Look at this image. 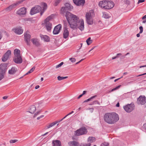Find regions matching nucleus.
<instances>
[{
	"instance_id": "obj_1",
	"label": "nucleus",
	"mask_w": 146,
	"mask_h": 146,
	"mask_svg": "<svg viewBox=\"0 0 146 146\" xmlns=\"http://www.w3.org/2000/svg\"><path fill=\"white\" fill-rule=\"evenodd\" d=\"M65 14V16L71 28L74 30L78 28L81 31L84 30V24L83 20H80L76 16L72 14L68 11L66 12Z\"/></svg>"
},
{
	"instance_id": "obj_2",
	"label": "nucleus",
	"mask_w": 146,
	"mask_h": 146,
	"mask_svg": "<svg viewBox=\"0 0 146 146\" xmlns=\"http://www.w3.org/2000/svg\"><path fill=\"white\" fill-rule=\"evenodd\" d=\"M119 119L118 115L115 112L107 113L104 116V121L109 124H114Z\"/></svg>"
},
{
	"instance_id": "obj_3",
	"label": "nucleus",
	"mask_w": 146,
	"mask_h": 146,
	"mask_svg": "<svg viewBox=\"0 0 146 146\" xmlns=\"http://www.w3.org/2000/svg\"><path fill=\"white\" fill-rule=\"evenodd\" d=\"M42 5L43 7L42 10V7L39 5H36L32 7L30 10V14L33 15L40 12V15H42L47 8V5L46 3H42Z\"/></svg>"
},
{
	"instance_id": "obj_4",
	"label": "nucleus",
	"mask_w": 146,
	"mask_h": 146,
	"mask_svg": "<svg viewBox=\"0 0 146 146\" xmlns=\"http://www.w3.org/2000/svg\"><path fill=\"white\" fill-rule=\"evenodd\" d=\"M7 63L1 64L0 65V80L4 77L5 72L7 70Z\"/></svg>"
},
{
	"instance_id": "obj_5",
	"label": "nucleus",
	"mask_w": 146,
	"mask_h": 146,
	"mask_svg": "<svg viewBox=\"0 0 146 146\" xmlns=\"http://www.w3.org/2000/svg\"><path fill=\"white\" fill-rule=\"evenodd\" d=\"M94 14V11L92 10H90L86 13V20L87 23L90 25L93 24V20L92 19V15Z\"/></svg>"
},
{
	"instance_id": "obj_6",
	"label": "nucleus",
	"mask_w": 146,
	"mask_h": 146,
	"mask_svg": "<svg viewBox=\"0 0 146 146\" xmlns=\"http://www.w3.org/2000/svg\"><path fill=\"white\" fill-rule=\"evenodd\" d=\"M73 8V7L68 3H65L64 6L62 7L60 9L61 14L64 15L65 12L68 11H70Z\"/></svg>"
},
{
	"instance_id": "obj_7",
	"label": "nucleus",
	"mask_w": 146,
	"mask_h": 146,
	"mask_svg": "<svg viewBox=\"0 0 146 146\" xmlns=\"http://www.w3.org/2000/svg\"><path fill=\"white\" fill-rule=\"evenodd\" d=\"M87 132V130L86 128L85 127L83 126L75 131V135L77 136H79L86 134Z\"/></svg>"
},
{
	"instance_id": "obj_8",
	"label": "nucleus",
	"mask_w": 146,
	"mask_h": 146,
	"mask_svg": "<svg viewBox=\"0 0 146 146\" xmlns=\"http://www.w3.org/2000/svg\"><path fill=\"white\" fill-rule=\"evenodd\" d=\"M134 104L131 103L130 104H127L123 106V108L125 111L128 113H130L134 109Z\"/></svg>"
},
{
	"instance_id": "obj_9",
	"label": "nucleus",
	"mask_w": 146,
	"mask_h": 146,
	"mask_svg": "<svg viewBox=\"0 0 146 146\" xmlns=\"http://www.w3.org/2000/svg\"><path fill=\"white\" fill-rule=\"evenodd\" d=\"M27 12L26 9L23 7L18 10L16 12V14L20 16L25 15Z\"/></svg>"
},
{
	"instance_id": "obj_10",
	"label": "nucleus",
	"mask_w": 146,
	"mask_h": 146,
	"mask_svg": "<svg viewBox=\"0 0 146 146\" xmlns=\"http://www.w3.org/2000/svg\"><path fill=\"white\" fill-rule=\"evenodd\" d=\"M137 102L138 104L143 105L146 102V98L140 96L137 98Z\"/></svg>"
},
{
	"instance_id": "obj_11",
	"label": "nucleus",
	"mask_w": 146,
	"mask_h": 146,
	"mask_svg": "<svg viewBox=\"0 0 146 146\" xmlns=\"http://www.w3.org/2000/svg\"><path fill=\"white\" fill-rule=\"evenodd\" d=\"M61 28L62 26L60 24H59L55 26L53 31V34L54 35H57L58 34L61 29Z\"/></svg>"
},
{
	"instance_id": "obj_12",
	"label": "nucleus",
	"mask_w": 146,
	"mask_h": 146,
	"mask_svg": "<svg viewBox=\"0 0 146 146\" xmlns=\"http://www.w3.org/2000/svg\"><path fill=\"white\" fill-rule=\"evenodd\" d=\"M74 3L77 6H83L85 1V0H73Z\"/></svg>"
},
{
	"instance_id": "obj_13",
	"label": "nucleus",
	"mask_w": 146,
	"mask_h": 146,
	"mask_svg": "<svg viewBox=\"0 0 146 146\" xmlns=\"http://www.w3.org/2000/svg\"><path fill=\"white\" fill-rule=\"evenodd\" d=\"M11 54V51L10 50H8L2 58V60L3 62L6 61L9 58V55Z\"/></svg>"
},
{
	"instance_id": "obj_14",
	"label": "nucleus",
	"mask_w": 146,
	"mask_h": 146,
	"mask_svg": "<svg viewBox=\"0 0 146 146\" xmlns=\"http://www.w3.org/2000/svg\"><path fill=\"white\" fill-rule=\"evenodd\" d=\"M13 60L17 64H21L23 61L22 59L21 56H14Z\"/></svg>"
},
{
	"instance_id": "obj_15",
	"label": "nucleus",
	"mask_w": 146,
	"mask_h": 146,
	"mask_svg": "<svg viewBox=\"0 0 146 146\" xmlns=\"http://www.w3.org/2000/svg\"><path fill=\"white\" fill-rule=\"evenodd\" d=\"M25 40L27 43L28 45L30 44V39L31 37V36L30 35L26 33L24 34Z\"/></svg>"
},
{
	"instance_id": "obj_16",
	"label": "nucleus",
	"mask_w": 146,
	"mask_h": 146,
	"mask_svg": "<svg viewBox=\"0 0 146 146\" xmlns=\"http://www.w3.org/2000/svg\"><path fill=\"white\" fill-rule=\"evenodd\" d=\"M12 30L15 33L18 35H20L23 33V30L21 27H19L13 29Z\"/></svg>"
},
{
	"instance_id": "obj_17",
	"label": "nucleus",
	"mask_w": 146,
	"mask_h": 146,
	"mask_svg": "<svg viewBox=\"0 0 146 146\" xmlns=\"http://www.w3.org/2000/svg\"><path fill=\"white\" fill-rule=\"evenodd\" d=\"M69 146H78L79 143L76 141H70L68 142Z\"/></svg>"
},
{
	"instance_id": "obj_18",
	"label": "nucleus",
	"mask_w": 146,
	"mask_h": 146,
	"mask_svg": "<svg viewBox=\"0 0 146 146\" xmlns=\"http://www.w3.org/2000/svg\"><path fill=\"white\" fill-rule=\"evenodd\" d=\"M40 37L42 40H43L45 42H48L50 41V38L47 35H40Z\"/></svg>"
},
{
	"instance_id": "obj_19",
	"label": "nucleus",
	"mask_w": 146,
	"mask_h": 146,
	"mask_svg": "<svg viewBox=\"0 0 146 146\" xmlns=\"http://www.w3.org/2000/svg\"><path fill=\"white\" fill-rule=\"evenodd\" d=\"M69 35V32L68 31L67 29L66 28H64V32H63V38H66L68 37Z\"/></svg>"
},
{
	"instance_id": "obj_20",
	"label": "nucleus",
	"mask_w": 146,
	"mask_h": 146,
	"mask_svg": "<svg viewBox=\"0 0 146 146\" xmlns=\"http://www.w3.org/2000/svg\"><path fill=\"white\" fill-rule=\"evenodd\" d=\"M106 0L101 1L99 3V6L102 8L105 9Z\"/></svg>"
},
{
	"instance_id": "obj_21",
	"label": "nucleus",
	"mask_w": 146,
	"mask_h": 146,
	"mask_svg": "<svg viewBox=\"0 0 146 146\" xmlns=\"http://www.w3.org/2000/svg\"><path fill=\"white\" fill-rule=\"evenodd\" d=\"M36 110V107L34 105L31 106L29 108V112L31 113H33Z\"/></svg>"
},
{
	"instance_id": "obj_22",
	"label": "nucleus",
	"mask_w": 146,
	"mask_h": 146,
	"mask_svg": "<svg viewBox=\"0 0 146 146\" xmlns=\"http://www.w3.org/2000/svg\"><path fill=\"white\" fill-rule=\"evenodd\" d=\"M108 4H107V9H109L112 8L114 6V3L111 1H108Z\"/></svg>"
},
{
	"instance_id": "obj_23",
	"label": "nucleus",
	"mask_w": 146,
	"mask_h": 146,
	"mask_svg": "<svg viewBox=\"0 0 146 146\" xmlns=\"http://www.w3.org/2000/svg\"><path fill=\"white\" fill-rule=\"evenodd\" d=\"M52 143L53 144V146H61V142L59 140L53 141Z\"/></svg>"
},
{
	"instance_id": "obj_24",
	"label": "nucleus",
	"mask_w": 146,
	"mask_h": 146,
	"mask_svg": "<svg viewBox=\"0 0 146 146\" xmlns=\"http://www.w3.org/2000/svg\"><path fill=\"white\" fill-rule=\"evenodd\" d=\"M45 24V26L47 31L49 32L50 31L52 27V24L50 23H47Z\"/></svg>"
},
{
	"instance_id": "obj_25",
	"label": "nucleus",
	"mask_w": 146,
	"mask_h": 146,
	"mask_svg": "<svg viewBox=\"0 0 146 146\" xmlns=\"http://www.w3.org/2000/svg\"><path fill=\"white\" fill-rule=\"evenodd\" d=\"M17 71V69L15 67H12L11 69L9 70L8 73L10 74H14Z\"/></svg>"
},
{
	"instance_id": "obj_26",
	"label": "nucleus",
	"mask_w": 146,
	"mask_h": 146,
	"mask_svg": "<svg viewBox=\"0 0 146 146\" xmlns=\"http://www.w3.org/2000/svg\"><path fill=\"white\" fill-rule=\"evenodd\" d=\"M31 40L34 45L37 46L40 45V44L37 39L36 38H32Z\"/></svg>"
},
{
	"instance_id": "obj_27",
	"label": "nucleus",
	"mask_w": 146,
	"mask_h": 146,
	"mask_svg": "<svg viewBox=\"0 0 146 146\" xmlns=\"http://www.w3.org/2000/svg\"><path fill=\"white\" fill-rule=\"evenodd\" d=\"M20 51L18 49H15L14 51V56H21Z\"/></svg>"
},
{
	"instance_id": "obj_28",
	"label": "nucleus",
	"mask_w": 146,
	"mask_h": 146,
	"mask_svg": "<svg viewBox=\"0 0 146 146\" xmlns=\"http://www.w3.org/2000/svg\"><path fill=\"white\" fill-rule=\"evenodd\" d=\"M103 14L102 17L105 19H108L110 17V16H109L106 12H104Z\"/></svg>"
},
{
	"instance_id": "obj_29",
	"label": "nucleus",
	"mask_w": 146,
	"mask_h": 146,
	"mask_svg": "<svg viewBox=\"0 0 146 146\" xmlns=\"http://www.w3.org/2000/svg\"><path fill=\"white\" fill-rule=\"evenodd\" d=\"M95 138L93 137H90L88 139V141L92 143L95 141Z\"/></svg>"
},
{
	"instance_id": "obj_30",
	"label": "nucleus",
	"mask_w": 146,
	"mask_h": 146,
	"mask_svg": "<svg viewBox=\"0 0 146 146\" xmlns=\"http://www.w3.org/2000/svg\"><path fill=\"white\" fill-rule=\"evenodd\" d=\"M52 19V17L51 16H49L47 17L44 20V23L46 24L47 23H49V21Z\"/></svg>"
},
{
	"instance_id": "obj_31",
	"label": "nucleus",
	"mask_w": 146,
	"mask_h": 146,
	"mask_svg": "<svg viewBox=\"0 0 146 146\" xmlns=\"http://www.w3.org/2000/svg\"><path fill=\"white\" fill-rule=\"evenodd\" d=\"M15 6V3L14 4H13L9 6V7L7 8L6 9V11H10Z\"/></svg>"
},
{
	"instance_id": "obj_32",
	"label": "nucleus",
	"mask_w": 146,
	"mask_h": 146,
	"mask_svg": "<svg viewBox=\"0 0 146 146\" xmlns=\"http://www.w3.org/2000/svg\"><path fill=\"white\" fill-rule=\"evenodd\" d=\"M92 42V40H91L90 37H89L86 40L87 43L88 45H90Z\"/></svg>"
},
{
	"instance_id": "obj_33",
	"label": "nucleus",
	"mask_w": 146,
	"mask_h": 146,
	"mask_svg": "<svg viewBox=\"0 0 146 146\" xmlns=\"http://www.w3.org/2000/svg\"><path fill=\"white\" fill-rule=\"evenodd\" d=\"M68 77V76L62 77L59 76H58L57 78L59 80H62L67 78Z\"/></svg>"
},
{
	"instance_id": "obj_34",
	"label": "nucleus",
	"mask_w": 146,
	"mask_h": 146,
	"mask_svg": "<svg viewBox=\"0 0 146 146\" xmlns=\"http://www.w3.org/2000/svg\"><path fill=\"white\" fill-rule=\"evenodd\" d=\"M121 86V85H119V86H117L115 88H113V89H112L111 90L109 91L108 92V93H110L111 92H113L115 90H117V89H118L119 88H120Z\"/></svg>"
},
{
	"instance_id": "obj_35",
	"label": "nucleus",
	"mask_w": 146,
	"mask_h": 146,
	"mask_svg": "<svg viewBox=\"0 0 146 146\" xmlns=\"http://www.w3.org/2000/svg\"><path fill=\"white\" fill-rule=\"evenodd\" d=\"M61 0H56L54 2V6H57L58 5L60 2Z\"/></svg>"
},
{
	"instance_id": "obj_36",
	"label": "nucleus",
	"mask_w": 146,
	"mask_h": 146,
	"mask_svg": "<svg viewBox=\"0 0 146 146\" xmlns=\"http://www.w3.org/2000/svg\"><path fill=\"white\" fill-rule=\"evenodd\" d=\"M122 54L121 53H118L117 54L116 56L115 57H112V60H113L117 58H118L119 57V56H121Z\"/></svg>"
},
{
	"instance_id": "obj_37",
	"label": "nucleus",
	"mask_w": 146,
	"mask_h": 146,
	"mask_svg": "<svg viewBox=\"0 0 146 146\" xmlns=\"http://www.w3.org/2000/svg\"><path fill=\"white\" fill-rule=\"evenodd\" d=\"M25 0H21L18 1L17 3H15V5L16 6L19 4L22 3L23 1H24Z\"/></svg>"
},
{
	"instance_id": "obj_38",
	"label": "nucleus",
	"mask_w": 146,
	"mask_h": 146,
	"mask_svg": "<svg viewBox=\"0 0 146 146\" xmlns=\"http://www.w3.org/2000/svg\"><path fill=\"white\" fill-rule=\"evenodd\" d=\"M17 141H18V140H17V139H14V140L12 139V140H11L9 141V142H10V143H15Z\"/></svg>"
},
{
	"instance_id": "obj_39",
	"label": "nucleus",
	"mask_w": 146,
	"mask_h": 146,
	"mask_svg": "<svg viewBox=\"0 0 146 146\" xmlns=\"http://www.w3.org/2000/svg\"><path fill=\"white\" fill-rule=\"evenodd\" d=\"M101 146H109V144L106 142H105L102 143Z\"/></svg>"
},
{
	"instance_id": "obj_40",
	"label": "nucleus",
	"mask_w": 146,
	"mask_h": 146,
	"mask_svg": "<svg viewBox=\"0 0 146 146\" xmlns=\"http://www.w3.org/2000/svg\"><path fill=\"white\" fill-rule=\"evenodd\" d=\"M58 121H56L54 122H53L51 123L50 125H51V127H52L55 125V124H56L57 123H58Z\"/></svg>"
},
{
	"instance_id": "obj_41",
	"label": "nucleus",
	"mask_w": 146,
	"mask_h": 146,
	"mask_svg": "<svg viewBox=\"0 0 146 146\" xmlns=\"http://www.w3.org/2000/svg\"><path fill=\"white\" fill-rule=\"evenodd\" d=\"M41 112V111H37L35 113L34 115V117H36Z\"/></svg>"
},
{
	"instance_id": "obj_42",
	"label": "nucleus",
	"mask_w": 146,
	"mask_h": 146,
	"mask_svg": "<svg viewBox=\"0 0 146 146\" xmlns=\"http://www.w3.org/2000/svg\"><path fill=\"white\" fill-rule=\"evenodd\" d=\"M63 64V62H62L59 64H58V65H57L56 66V68H57L60 67Z\"/></svg>"
},
{
	"instance_id": "obj_43",
	"label": "nucleus",
	"mask_w": 146,
	"mask_h": 146,
	"mask_svg": "<svg viewBox=\"0 0 146 146\" xmlns=\"http://www.w3.org/2000/svg\"><path fill=\"white\" fill-rule=\"evenodd\" d=\"M69 60L71 61V62H74L76 61V59L75 58H69Z\"/></svg>"
},
{
	"instance_id": "obj_44",
	"label": "nucleus",
	"mask_w": 146,
	"mask_h": 146,
	"mask_svg": "<svg viewBox=\"0 0 146 146\" xmlns=\"http://www.w3.org/2000/svg\"><path fill=\"white\" fill-rule=\"evenodd\" d=\"M139 29L140 30L139 33H141L143 32V27L142 26H140L139 27Z\"/></svg>"
},
{
	"instance_id": "obj_45",
	"label": "nucleus",
	"mask_w": 146,
	"mask_h": 146,
	"mask_svg": "<svg viewBox=\"0 0 146 146\" xmlns=\"http://www.w3.org/2000/svg\"><path fill=\"white\" fill-rule=\"evenodd\" d=\"M97 97L96 95H95L94 96H93L92 97H91L90 98H89L90 100V101H92L93 99L94 98H96Z\"/></svg>"
},
{
	"instance_id": "obj_46",
	"label": "nucleus",
	"mask_w": 146,
	"mask_h": 146,
	"mask_svg": "<svg viewBox=\"0 0 146 146\" xmlns=\"http://www.w3.org/2000/svg\"><path fill=\"white\" fill-rule=\"evenodd\" d=\"M35 66H33L29 71L31 73L33 71L35 70Z\"/></svg>"
},
{
	"instance_id": "obj_47",
	"label": "nucleus",
	"mask_w": 146,
	"mask_h": 146,
	"mask_svg": "<svg viewBox=\"0 0 146 146\" xmlns=\"http://www.w3.org/2000/svg\"><path fill=\"white\" fill-rule=\"evenodd\" d=\"M94 104H98L99 105H100V103L98 101V100H95L93 101Z\"/></svg>"
},
{
	"instance_id": "obj_48",
	"label": "nucleus",
	"mask_w": 146,
	"mask_h": 146,
	"mask_svg": "<svg viewBox=\"0 0 146 146\" xmlns=\"http://www.w3.org/2000/svg\"><path fill=\"white\" fill-rule=\"evenodd\" d=\"M145 1L144 0H139L137 2V4H139L140 3H143Z\"/></svg>"
},
{
	"instance_id": "obj_49",
	"label": "nucleus",
	"mask_w": 146,
	"mask_h": 146,
	"mask_svg": "<svg viewBox=\"0 0 146 146\" xmlns=\"http://www.w3.org/2000/svg\"><path fill=\"white\" fill-rule=\"evenodd\" d=\"M44 117V115H41V116H40L37 117V120H39L40 118H42V117Z\"/></svg>"
},
{
	"instance_id": "obj_50",
	"label": "nucleus",
	"mask_w": 146,
	"mask_h": 146,
	"mask_svg": "<svg viewBox=\"0 0 146 146\" xmlns=\"http://www.w3.org/2000/svg\"><path fill=\"white\" fill-rule=\"evenodd\" d=\"M91 144L90 143H87L84 144L82 145V146H90Z\"/></svg>"
},
{
	"instance_id": "obj_51",
	"label": "nucleus",
	"mask_w": 146,
	"mask_h": 146,
	"mask_svg": "<svg viewBox=\"0 0 146 146\" xmlns=\"http://www.w3.org/2000/svg\"><path fill=\"white\" fill-rule=\"evenodd\" d=\"M108 1L106 0V5H105V9H107V7H107V6H108L107 4H108Z\"/></svg>"
},
{
	"instance_id": "obj_52",
	"label": "nucleus",
	"mask_w": 146,
	"mask_h": 146,
	"mask_svg": "<svg viewBox=\"0 0 146 146\" xmlns=\"http://www.w3.org/2000/svg\"><path fill=\"white\" fill-rule=\"evenodd\" d=\"M90 100H89V99L88 98V99L87 100H85V101H84L83 102V103H86V102H88V101H90Z\"/></svg>"
},
{
	"instance_id": "obj_53",
	"label": "nucleus",
	"mask_w": 146,
	"mask_h": 146,
	"mask_svg": "<svg viewBox=\"0 0 146 146\" xmlns=\"http://www.w3.org/2000/svg\"><path fill=\"white\" fill-rule=\"evenodd\" d=\"M67 116H68V115H67L64 117L61 120H60L59 121H58V122L61 121H62Z\"/></svg>"
},
{
	"instance_id": "obj_54",
	"label": "nucleus",
	"mask_w": 146,
	"mask_h": 146,
	"mask_svg": "<svg viewBox=\"0 0 146 146\" xmlns=\"http://www.w3.org/2000/svg\"><path fill=\"white\" fill-rule=\"evenodd\" d=\"M89 109L90 110V111L92 112L93 111V110H94V108H89Z\"/></svg>"
},
{
	"instance_id": "obj_55",
	"label": "nucleus",
	"mask_w": 146,
	"mask_h": 146,
	"mask_svg": "<svg viewBox=\"0 0 146 146\" xmlns=\"http://www.w3.org/2000/svg\"><path fill=\"white\" fill-rule=\"evenodd\" d=\"M143 127L144 128L145 130H146V123L144 124L143 125Z\"/></svg>"
},
{
	"instance_id": "obj_56",
	"label": "nucleus",
	"mask_w": 146,
	"mask_h": 146,
	"mask_svg": "<svg viewBox=\"0 0 146 146\" xmlns=\"http://www.w3.org/2000/svg\"><path fill=\"white\" fill-rule=\"evenodd\" d=\"M87 92L86 91H84L83 92V93L82 94L83 96Z\"/></svg>"
},
{
	"instance_id": "obj_57",
	"label": "nucleus",
	"mask_w": 146,
	"mask_h": 146,
	"mask_svg": "<svg viewBox=\"0 0 146 146\" xmlns=\"http://www.w3.org/2000/svg\"><path fill=\"white\" fill-rule=\"evenodd\" d=\"M146 73H144V74H141V75H138L137 76H143V75H146Z\"/></svg>"
},
{
	"instance_id": "obj_58",
	"label": "nucleus",
	"mask_w": 146,
	"mask_h": 146,
	"mask_svg": "<svg viewBox=\"0 0 146 146\" xmlns=\"http://www.w3.org/2000/svg\"><path fill=\"white\" fill-rule=\"evenodd\" d=\"M146 18V15H145V16H143L142 18V19L143 20L144 19H145Z\"/></svg>"
},
{
	"instance_id": "obj_59",
	"label": "nucleus",
	"mask_w": 146,
	"mask_h": 146,
	"mask_svg": "<svg viewBox=\"0 0 146 146\" xmlns=\"http://www.w3.org/2000/svg\"><path fill=\"white\" fill-rule=\"evenodd\" d=\"M146 67V65H145L140 66L139 67V68H143V67Z\"/></svg>"
},
{
	"instance_id": "obj_60",
	"label": "nucleus",
	"mask_w": 146,
	"mask_h": 146,
	"mask_svg": "<svg viewBox=\"0 0 146 146\" xmlns=\"http://www.w3.org/2000/svg\"><path fill=\"white\" fill-rule=\"evenodd\" d=\"M2 33L1 32H0V40L2 38Z\"/></svg>"
},
{
	"instance_id": "obj_61",
	"label": "nucleus",
	"mask_w": 146,
	"mask_h": 146,
	"mask_svg": "<svg viewBox=\"0 0 146 146\" xmlns=\"http://www.w3.org/2000/svg\"><path fill=\"white\" fill-rule=\"evenodd\" d=\"M40 86L39 85H37L35 87V89H38L39 88Z\"/></svg>"
},
{
	"instance_id": "obj_62",
	"label": "nucleus",
	"mask_w": 146,
	"mask_h": 146,
	"mask_svg": "<svg viewBox=\"0 0 146 146\" xmlns=\"http://www.w3.org/2000/svg\"><path fill=\"white\" fill-rule=\"evenodd\" d=\"M8 97L7 96H5L3 97V99L4 100L6 99Z\"/></svg>"
},
{
	"instance_id": "obj_63",
	"label": "nucleus",
	"mask_w": 146,
	"mask_h": 146,
	"mask_svg": "<svg viewBox=\"0 0 146 146\" xmlns=\"http://www.w3.org/2000/svg\"><path fill=\"white\" fill-rule=\"evenodd\" d=\"M83 96V95L81 94V95H80L78 97V99H79V98H80L82 96Z\"/></svg>"
},
{
	"instance_id": "obj_64",
	"label": "nucleus",
	"mask_w": 146,
	"mask_h": 146,
	"mask_svg": "<svg viewBox=\"0 0 146 146\" xmlns=\"http://www.w3.org/2000/svg\"><path fill=\"white\" fill-rule=\"evenodd\" d=\"M51 127V125H48L47 126V129H48L50 127Z\"/></svg>"
}]
</instances>
